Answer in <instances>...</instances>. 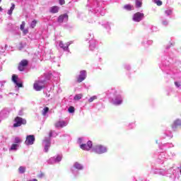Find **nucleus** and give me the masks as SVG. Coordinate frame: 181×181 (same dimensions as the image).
Wrapping results in <instances>:
<instances>
[{
  "mask_svg": "<svg viewBox=\"0 0 181 181\" xmlns=\"http://www.w3.org/2000/svg\"><path fill=\"white\" fill-rule=\"evenodd\" d=\"M74 168H75L76 169H78L79 170H81V169H83V166L81 165V164L78 163H76L74 164Z\"/></svg>",
  "mask_w": 181,
  "mask_h": 181,
  "instance_id": "nucleus-22",
  "label": "nucleus"
},
{
  "mask_svg": "<svg viewBox=\"0 0 181 181\" xmlns=\"http://www.w3.org/2000/svg\"><path fill=\"white\" fill-rule=\"evenodd\" d=\"M59 4L61 5H64L66 4V1L64 0H59Z\"/></svg>",
  "mask_w": 181,
  "mask_h": 181,
  "instance_id": "nucleus-31",
  "label": "nucleus"
},
{
  "mask_svg": "<svg viewBox=\"0 0 181 181\" xmlns=\"http://www.w3.org/2000/svg\"><path fill=\"white\" fill-rule=\"evenodd\" d=\"M35 135H28L26 136V139L25 141V145L30 146L33 145L35 144Z\"/></svg>",
  "mask_w": 181,
  "mask_h": 181,
  "instance_id": "nucleus-6",
  "label": "nucleus"
},
{
  "mask_svg": "<svg viewBox=\"0 0 181 181\" xmlns=\"http://www.w3.org/2000/svg\"><path fill=\"white\" fill-rule=\"evenodd\" d=\"M28 64H29V62L27 59L21 60L18 64L19 71H23V70H25V67H27Z\"/></svg>",
  "mask_w": 181,
  "mask_h": 181,
  "instance_id": "nucleus-7",
  "label": "nucleus"
},
{
  "mask_svg": "<svg viewBox=\"0 0 181 181\" xmlns=\"http://www.w3.org/2000/svg\"><path fill=\"white\" fill-rule=\"evenodd\" d=\"M31 181H37V179H33V180Z\"/></svg>",
  "mask_w": 181,
  "mask_h": 181,
  "instance_id": "nucleus-35",
  "label": "nucleus"
},
{
  "mask_svg": "<svg viewBox=\"0 0 181 181\" xmlns=\"http://www.w3.org/2000/svg\"><path fill=\"white\" fill-rule=\"evenodd\" d=\"M59 47L63 49L64 50H68L69 49V45L64 44L63 42H59Z\"/></svg>",
  "mask_w": 181,
  "mask_h": 181,
  "instance_id": "nucleus-15",
  "label": "nucleus"
},
{
  "mask_svg": "<svg viewBox=\"0 0 181 181\" xmlns=\"http://www.w3.org/2000/svg\"><path fill=\"white\" fill-rule=\"evenodd\" d=\"M47 112H49V107H45L43 109L42 115H46V114H47Z\"/></svg>",
  "mask_w": 181,
  "mask_h": 181,
  "instance_id": "nucleus-26",
  "label": "nucleus"
},
{
  "mask_svg": "<svg viewBox=\"0 0 181 181\" xmlns=\"http://www.w3.org/2000/svg\"><path fill=\"white\" fill-rule=\"evenodd\" d=\"M33 88L35 91H40L45 88V81H37L33 84Z\"/></svg>",
  "mask_w": 181,
  "mask_h": 181,
  "instance_id": "nucleus-2",
  "label": "nucleus"
},
{
  "mask_svg": "<svg viewBox=\"0 0 181 181\" xmlns=\"http://www.w3.org/2000/svg\"><path fill=\"white\" fill-rule=\"evenodd\" d=\"M154 4H156V5L158 6H162V1L160 0H156V1H153Z\"/></svg>",
  "mask_w": 181,
  "mask_h": 181,
  "instance_id": "nucleus-27",
  "label": "nucleus"
},
{
  "mask_svg": "<svg viewBox=\"0 0 181 181\" xmlns=\"http://www.w3.org/2000/svg\"><path fill=\"white\" fill-rule=\"evenodd\" d=\"M53 136V132L52 131L49 132V136L51 138V136Z\"/></svg>",
  "mask_w": 181,
  "mask_h": 181,
  "instance_id": "nucleus-34",
  "label": "nucleus"
},
{
  "mask_svg": "<svg viewBox=\"0 0 181 181\" xmlns=\"http://www.w3.org/2000/svg\"><path fill=\"white\" fill-rule=\"evenodd\" d=\"M25 21H23L20 26V29L21 30H22L23 35H28V33H29V30L25 29Z\"/></svg>",
  "mask_w": 181,
  "mask_h": 181,
  "instance_id": "nucleus-13",
  "label": "nucleus"
},
{
  "mask_svg": "<svg viewBox=\"0 0 181 181\" xmlns=\"http://www.w3.org/2000/svg\"><path fill=\"white\" fill-rule=\"evenodd\" d=\"M12 81L19 88L23 87V83L22 82H18L19 81V77L18 75L13 74L12 76Z\"/></svg>",
  "mask_w": 181,
  "mask_h": 181,
  "instance_id": "nucleus-5",
  "label": "nucleus"
},
{
  "mask_svg": "<svg viewBox=\"0 0 181 181\" xmlns=\"http://www.w3.org/2000/svg\"><path fill=\"white\" fill-rule=\"evenodd\" d=\"M14 122H16L13 125L14 128H18V127H21L22 125H26V119L21 117H15Z\"/></svg>",
  "mask_w": 181,
  "mask_h": 181,
  "instance_id": "nucleus-1",
  "label": "nucleus"
},
{
  "mask_svg": "<svg viewBox=\"0 0 181 181\" xmlns=\"http://www.w3.org/2000/svg\"><path fill=\"white\" fill-rule=\"evenodd\" d=\"M0 12H2V7H0Z\"/></svg>",
  "mask_w": 181,
  "mask_h": 181,
  "instance_id": "nucleus-36",
  "label": "nucleus"
},
{
  "mask_svg": "<svg viewBox=\"0 0 181 181\" xmlns=\"http://www.w3.org/2000/svg\"><path fill=\"white\" fill-rule=\"evenodd\" d=\"M94 100H97V96H96V95L92 96V97L88 100V103H93V101H94Z\"/></svg>",
  "mask_w": 181,
  "mask_h": 181,
  "instance_id": "nucleus-29",
  "label": "nucleus"
},
{
  "mask_svg": "<svg viewBox=\"0 0 181 181\" xmlns=\"http://www.w3.org/2000/svg\"><path fill=\"white\" fill-rule=\"evenodd\" d=\"M124 9H127V11H132V6L129 4L125 5L124 6Z\"/></svg>",
  "mask_w": 181,
  "mask_h": 181,
  "instance_id": "nucleus-28",
  "label": "nucleus"
},
{
  "mask_svg": "<svg viewBox=\"0 0 181 181\" xmlns=\"http://www.w3.org/2000/svg\"><path fill=\"white\" fill-rule=\"evenodd\" d=\"M15 9V4H11V8L8 11V15H12V13L13 12V10Z\"/></svg>",
  "mask_w": 181,
  "mask_h": 181,
  "instance_id": "nucleus-18",
  "label": "nucleus"
},
{
  "mask_svg": "<svg viewBox=\"0 0 181 181\" xmlns=\"http://www.w3.org/2000/svg\"><path fill=\"white\" fill-rule=\"evenodd\" d=\"M18 172L19 173H25V172H26V168L23 166H20L18 168Z\"/></svg>",
  "mask_w": 181,
  "mask_h": 181,
  "instance_id": "nucleus-20",
  "label": "nucleus"
},
{
  "mask_svg": "<svg viewBox=\"0 0 181 181\" xmlns=\"http://www.w3.org/2000/svg\"><path fill=\"white\" fill-rule=\"evenodd\" d=\"M67 126V122L63 120L58 121L54 124V127L56 128H64V127Z\"/></svg>",
  "mask_w": 181,
  "mask_h": 181,
  "instance_id": "nucleus-10",
  "label": "nucleus"
},
{
  "mask_svg": "<svg viewBox=\"0 0 181 181\" xmlns=\"http://www.w3.org/2000/svg\"><path fill=\"white\" fill-rule=\"evenodd\" d=\"M14 141H15V144L16 145H18V144H21V142H22V139H21V138H19V137H16Z\"/></svg>",
  "mask_w": 181,
  "mask_h": 181,
  "instance_id": "nucleus-24",
  "label": "nucleus"
},
{
  "mask_svg": "<svg viewBox=\"0 0 181 181\" xmlns=\"http://www.w3.org/2000/svg\"><path fill=\"white\" fill-rule=\"evenodd\" d=\"M87 76V72L86 71H81L78 77L77 78V83H81L86 80V77Z\"/></svg>",
  "mask_w": 181,
  "mask_h": 181,
  "instance_id": "nucleus-9",
  "label": "nucleus"
},
{
  "mask_svg": "<svg viewBox=\"0 0 181 181\" xmlns=\"http://www.w3.org/2000/svg\"><path fill=\"white\" fill-rule=\"evenodd\" d=\"M64 19H66V21H69V15H67L66 13L60 15L58 17L57 21L59 23H63V21H64Z\"/></svg>",
  "mask_w": 181,
  "mask_h": 181,
  "instance_id": "nucleus-11",
  "label": "nucleus"
},
{
  "mask_svg": "<svg viewBox=\"0 0 181 181\" xmlns=\"http://www.w3.org/2000/svg\"><path fill=\"white\" fill-rule=\"evenodd\" d=\"M2 2V0H0V3Z\"/></svg>",
  "mask_w": 181,
  "mask_h": 181,
  "instance_id": "nucleus-38",
  "label": "nucleus"
},
{
  "mask_svg": "<svg viewBox=\"0 0 181 181\" xmlns=\"http://www.w3.org/2000/svg\"><path fill=\"white\" fill-rule=\"evenodd\" d=\"M63 158V155L59 154L57 156V159H62Z\"/></svg>",
  "mask_w": 181,
  "mask_h": 181,
  "instance_id": "nucleus-32",
  "label": "nucleus"
},
{
  "mask_svg": "<svg viewBox=\"0 0 181 181\" xmlns=\"http://www.w3.org/2000/svg\"><path fill=\"white\" fill-rule=\"evenodd\" d=\"M50 12L52 13H57V12H59V7H57V6H54L52 7Z\"/></svg>",
  "mask_w": 181,
  "mask_h": 181,
  "instance_id": "nucleus-16",
  "label": "nucleus"
},
{
  "mask_svg": "<svg viewBox=\"0 0 181 181\" xmlns=\"http://www.w3.org/2000/svg\"><path fill=\"white\" fill-rule=\"evenodd\" d=\"M18 144H13L10 148V151H16L18 149Z\"/></svg>",
  "mask_w": 181,
  "mask_h": 181,
  "instance_id": "nucleus-19",
  "label": "nucleus"
},
{
  "mask_svg": "<svg viewBox=\"0 0 181 181\" xmlns=\"http://www.w3.org/2000/svg\"><path fill=\"white\" fill-rule=\"evenodd\" d=\"M68 111H69V112H70V113L74 112V111H75L74 107L70 106V107H69V109H68Z\"/></svg>",
  "mask_w": 181,
  "mask_h": 181,
  "instance_id": "nucleus-30",
  "label": "nucleus"
},
{
  "mask_svg": "<svg viewBox=\"0 0 181 181\" xmlns=\"http://www.w3.org/2000/svg\"><path fill=\"white\" fill-rule=\"evenodd\" d=\"M175 86H176V87H180V83L179 82H175Z\"/></svg>",
  "mask_w": 181,
  "mask_h": 181,
  "instance_id": "nucleus-33",
  "label": "nucleus"
},
{
  "mask_svg": "<svg viewBox=\"0 0 181 181\" xmlns=\"http://www.w3.org/2000/svg\"><path fill=\"white\" fill-rule=\"evenodd\" d=\"M144 13L137 12L134 13L133 16V21H134V22H141V20L144 19Z\"/></svg>",
  "mask_w": 181,
  "mask_h": 181,
  "instance_id": "nucleus-8",
  "label": "nucleus"
},
{
  "mask_svg": "<svg viewBox=\"0 0 181 181\" xmlns=\"http://www.w3.org/2000/svg\"><path fill=\"white\" fill-rule=\"evenodd\" d=\"M45 151L49 152V148H50V140H45Z\"/></svg>",
  "mask_w": 181,
  "mask_h": 181,
  "instance_id": "nucleus-14",
  "label": "nucleus"
},
{
  "mask_svg": "<svg viewBox=\"0 0 181 181\" xmlns=\"http://www.w3.org/2000/svg\"><path fill=\"white\" fill-rule=\"evenodd\" d=\"M80 148L83 151H90L93 148V141H88L86 144H81Z\"/></svg>",
  "mask_w": 181,
  "mask_h": 181,
  "instance_id": "nucleus-4",
  "label": "nucleus"
},
{
  "mask_svg": "<svg viewBox=\"0 0 181 181\" xmlns=\"http://www.w3.org/2000/svg\"><path fill=\"white\" fill-rule=\"evenodd\" d=\"M168 12H169V11H165V13H168Z\"/></svg>",
  "mask_w": 181,
  "mask_h": 181,
  "instance_id": "nucleus-37",
  "label": "nucleus"
},
{
  "mask_svg": "<svg viewBox=\"0 0 181 181\" xmlns=\"http://www.w3.org/2000/svg\"><path fill=\"white\" fill-rule=\"evenodd\" d=\"M81 98H83V94H77L74 96V100L78 101V100H81Z\"/></svg>",
  "mask_w": 181,
  "mask_h": 181,
  "instance_id": "nucleus-17",
  "label": "nucleus"
},
{
  "mask_svg": "<svg viewBox=\"0 0 181 181\" xmlns=\"http://www.w3.org/2000/svg\"><path fill=\"white\" fill-rule=\"evenodd\" d=\"M180 127H181V120L179 119L174 121V122L173 123V124L171 126L173 129H176L177 128H179Z\"/></svg>",
  "mask_w": 181,
  "mask_h": 181,
  "instance_id": "nucleus-12",
  "label": "nucleus"
},
{
  "mask_svg": "<svg viewBox=\"0 0 181 181\" xmlns=\"http://www.w3.org/2000/svg\"><path fill=\"white\" fill-rule=\"evenodd\" d=\"M136 8H141L142 6V0H136Z\"/></svg>",
  "mask_w": 181,
  "mask_h": 181,
  "instance_id": "nucleus-21",
  "label": "nucleus"
},
{
  "mask_svg": "<svg viewBox=\"0 0 181 181\" xmlns=\"http://www.w3.org/2000/svg\"><path fill=\"white\" fill-rule=\"evenodd\" d=\"M94 151L95 153H105L107 152V147L105 146H103L101 144H98L95 146Z\"/></svg>",
  "mask_w": 181,
  "mask_h": 181,
  "instance_id": "nucleus-3",
  "label": "nucleus"
},
{
  "mask_svg": "<svg viewBox=\"0 0 181 181\" xmlns=\"http://www.w3.org/2000/svg\"><path fill=\"white\" fill-rule=\"evenodd\" d=\"M37 23V21H36V20H33L31 22L30 26H31L32 29H33L36 26Z\"/></svg>",
  "mask_w": 181,
  "mask_h": 181,
  "instance_id": "nucleus-25",
  "label": "nucleus"
},
{
  "mask_svg": "<svg viewBox=\"0 0 181 181\" xmlns=\"http://www.w3.org/2000/svg\"><path fill=\"white\" fill-rule=\"evenodd\" d=\"M121 104H122V99H119L118 100H116L115 102H114L115 105H121Z\"/></svg>",
  "mask_w": 181,
  "mask_h": 181,
  "instance_id": "nucleus-23",
  "label": "nucleus"
}]
</instances>
